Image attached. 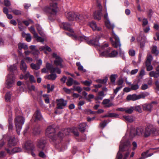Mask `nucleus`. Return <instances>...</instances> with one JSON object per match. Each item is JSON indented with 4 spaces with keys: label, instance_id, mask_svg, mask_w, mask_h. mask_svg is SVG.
Masks as SVG:
<instances>
[{
    "label": "nucleus",
    "instance_id": "33",
    "mask_svg": "<svg viewBox=\"0 0 159 159\" xmlns=\"http://www.w3.org/2000/svg\"><path fill=\"white\" fill-rule=\"evenodd\" d=\"M149 75L151 77H154V78H156L159 76V72L152 71L149 72Z\"/></svg>",
    "mask_w": 159,
    "mask_h": 159
},
{
    "label": "nucleus",
    "instance_id": "24",
    "mask_svg": "<svg viewBox=\"0 0 159 159\" xmlns=\"http://www.w3.org/2000/svg\"><path fill=\"white\" fill-rule=\"evenodd\" d=\"M89 25L93 30L100 31L101 30V28L100 27H98L96 23L94 21L91 22L89 23Z\"/></svg>",
    "mask_w": 159,
    "mask_h": 159
},
{
    "label": "nucleus",
    "instance_id": "40",
    "mask_svg": "<svg viewBox=\"0 0 159 159\" xmlns=\"http://www.w3.org/2000/svg\"><path fill=\"white\" fill-rule=\"evenodd\" d=\"M34 37L36 39L38 42L43 43L44 41V37H41L39 36L37 34H35L34 36Z\"/></svg>",
    "mask_w": 159,
    "mask_h": 159
},
{
    "label": "nucleus",
    "instance_id": "20",
    "mask_svg": "<svg viewBox=\"0 0 159 159\" xmlns=\"http://www.w3.org/2000/svg\"><path fill=\"white\" fill-rule=\"evenodd\" d=\"M5 150L7 151V152L10 154H12V153H16L21 152L22 149L21 148L19 147H15L13 148L11 151L10 150L6 148H5Z\"/></svg>",
    "mask_w": 159,
    "mask_h": 159
},
{
    "label": "nucleus",
    "instance_id": "63",
    "mask_svg": "<svg viewBox=\"0 0 159 159\" xmlns=\"http://www.w3.org/2000/svg\"><path fill=\"white\" fill-rule=\"evenodd\" d=\"M39 157L42 158H45L46 157V155L42 151H41L39 152Z\"/></svg>",
    "mask_w": 159,
    "mask_h": 159
},
{
    "label": "nucleus",
    "instance_id": "12",
    "mask_svg": "<svg viewBox=\"0 0 159 159\" xmlns=\"http://www.w3.org/2000/svg\"><path fill=\"white\" fill-rule=\"evenodd\" d=\"M23 148L29 152L33 151L34 149V147L30 141H28L26 142L23 146Z\"/></svg>",
    "mask_w": 159,
    "mask_h": 159
},
{
    "label": "nucleus",
    "instance_id": "62",
    "mask_svg": "<svg viewBox=\"0 0 159 159\" xmlns=\"http://www.w3.org/2000/svg\"><path fill=\"white\" fill-rule=\"evenodd\" d=\"M4 4L6 7H9L11 5L10 1L8 0H4Z\"/></svg>",
    "mask_w": 159,
    "mask_h": 159
},
{
    "label": "nucleus",
    "instance_id": "9",
    "mask_svg": "<svg viewBox=\"0 0 159 159\" xmlns=\"http://www.w3.org/2000/svg\"><path fill=\"white\" fill-rule=\"evenodd\" d=\"M15 77L13 74L11 73L8 75L6 81V86L9 88L14 85Z\"/></svg>",
    "mask_w": 159,
    "mask_h": 159
},
{
    "label": "nucleus",
    "instance_id": "22",
    "mask_svg": "<svg viewBox=\"0 0 159 159\" xmlns=\"http://www.w3.org/2000/svg\"><path fill=\"white\" fill-rule=\"evenodd\" d=\"M110 101L109 99H105L103 100L102 103L105 107L108 108L113 105V104Z\"/></svg>",
    "mask_w": 159,
    "mask_h": 159
},
{
    "label": "nucleus",
    "instance_id": "34",
    "mask_svg": "<svg viewBox=\"0 0 159 159\" xmlns=\"http://www.w3.org/2000/svg\"><path fill=\"white\" fill-rule=\"evenodd\" d=\"M46 67L48 70H50L51 73L54 72L55 71V68L53 67L52 65L48 63H47Z\"/></svg>",
    "mask_w": 159,
    "mask_h": 159
},
{
    "label": "nucleus",
    "instance_id": "17",
    "mask_svg": "<svg viewBox=\"0 0 159 159\" xmlns=\"http://www.w3.org/2000/svg\"><path fill=\"white\" fill-rule=\"evenodd\" d=\"M46 141L43 139L39 140L37 146L38 148L44 150L45 148Z\"/></svg>",
    "mask_w": 159,
    "mask_h": 159
},
{
    "label": "nucleus",
    "instance_id": "5",
    "mask_svg": "<svg viewBox=\"0 0 159 159\" xmlns=\"http://www.w3.org/2000/svg\"><path fill=\"white\" fill-rule=\"evenodd\" d=\"M113 36L115 40V41H114L112 38H110V40L111 42L112 46L115 48H117L119 47V52L120 55L122 57L124 60L125 59V56L124 52L121 51V43L119 38L116 35V34L113 31Z\"/></svg>",
    "mask_w": 159,
    "mask_h": 159
},
{
    "label": "nucleus",
    "instance_id": "32",
    "mask_svg": "<svg viewBox=\"0 0 159 159\" xmlns=\"http://www.w3.org/2000/svg\"><path fill=\"white\" fill-rule=\"evenodd\" d=\"M22 35L23 37L25 38L26 40L28 42L30 41L31 39V37L30 34H25L24 32L22 33Z\"/></svg>",
    "mask_w": 159,
    "mask_h": 159
},
{
    "label": "nucleus",
    "instance_id": "48",
    "mask_svg": "<svg viewBox=\"0 0 159 159\" xmlns=\"http://www.w3.org/2000/svg\"><path fill=\"white\" fill-rule=\"evenodd\" d=\"M12 120V118L10 117L8 119V122L9 123L8 128L9 130H12L13 129V124L11 122Z\"/></svg>",
    "mask_w": 159,
    "mask_h": 159
},
{
    "label": "nucleus",
    "instance_id": "25",
    "mask_svg": "<svg viewBox=\"0 0 159 159\" xmlns=\"http://www.w3.org/2000/svg\"><path fill=\"white\" fill-rule=\"evenodd\" d=\"M150 152V150H148L146 152L142 153L141 154L142 157L138 159H144L148 157H150L153 155V153H151L148 154V153Z\"/></svg>",
    "mask_w": 159,
    "mask_h": 159
},
{
    "label": "nucleus",
    "instance_id": "18",
    "mask_svg": "<svg viewBox=\"0 0 159 159\" xmlns=\"http://www.w3.org/2000/svg\"><path fill=\"white\" fill-rule=\"evenodd\" d=\"M107 77H106L105 79L103 80H96V81L97 83L100 84L97 85H94L93 86L97 88H100L102 87V85L101 84H105L107 80Z\"/></svg>",
    "mask_w": 159,
    "mask_h": 159
},
{
    "label": "nucleus",
    "instance_id": "23",
    "mask_svg": "<svg viewBox=\"0 0 159 159\" xmlns=\"http://www.w3.org/2000/svg\"><path fill=\"white\" fill-rule=\"evenodd\" d=\"M105 24L106 26V27L109 29H112V36L114 38L113 36V32L114 31L113 30L114 27V25L113 24H111L109 20H105ZM114 33H115L114 32Z\"/></svg>",
    "mask_w": 159,
    "mask_h": 159
},
{
    "label": "nucleus",
    "instance_id": "6",
    "mask_svg": "<svg viewBox=\"0 0 159 159\" xmlns=\"http://www.w3.org/2000/svg\"><path fill=\"white\" fill-rule=\"evenodd\" d=\"M24 122V118L21 116H17L15 119V123L16 127V131L18 135H20V131Z\"/></svg>",
    "mask_w": 159,
    "mask_h": 159
},
{
    "label": "nucleus",
    "instance_id": "38",
    "mask_svg": "<svg viewBox=\"0 0 159 159\" xmlns=\"http://www.w3.org/2000/svg\"><path fill=\"white\" fill-rule=\"evenodd\" d=\"M17 69L16 66L15 64L10 66L8 67V70L11 72H13L14 71Z\"/></svg>",
    "mask_w": 159,
    "mask_h": 159
},
{
    "label": "nucleus",
    "instance_id": "10",
    "mask_svg": "<svg viewBox=\"0 0 159 159\" xmlns=\"http://www.w3.org/2000/svg\"><path fill=\"white\" fill-rule=\"evenodd\" d=\"M111 48H108L106 51L100 53V55L102 56L110 57H116L118 54V52L116 51L113 50L110 53V52L111 51Z\"/></svg>",
    "mask_w": 159,
    "mask_h": 159
},
{
    "label": "nucleus",
    "instance_id": "42",
    "mask_svg": "<svg viewBox=\"0 0 159 159\" xmlns=\"http://www.w3.org/2000/svg\"><path fill=\"white\" fill-rule=\"evenodd\" d=\"M10 12H12L14 14L16 15H20L21 14V11L17 10H12L11 8H9Z\"/></svg>",
    "mask_w": 159,
    "mask_h": 159
},
{
    "label": "nucleus",
    "instance_id": "39",
    "mask_svg": "<svg viewBox=\"0 0 159 159\" xmlns=\"http://www.w3.org/2000/svg\"><path fill=\"white\" fill-rule=\"evenodd\" d=\"M76 64L77 66L78 67V70H79L83 72H85L86 71V70L84 69L83 67L81 65L80 62H77Z\"/></svg>",
    "mask_w": 159,
    "mask_h": 159
},
{
    "label": "nucleus",
    "instance_id": "15",
    "mask_svg": "<svg viewBox=\"0 0 159 159\" xmlns=\"http://www.w3.org/2000/svg\"><path fill=\"white\" fill-rule=\"evenodd\" d=\"M52 56L56 59V60L54 61V63L57 66H61V63L62 62V60L60 57L58 56H57V54L55 52L53 53Z\"/></svg>",
    "mask_w": 159,
    "mask_h": 159
},
{
    "label": "nucleus",
    "instance_id": "44",
    "mask_svg": "<svg viewBox=\"0 0 159 159\" xmlns=\"http://www.w3.org/2000/svg\"><path fill=\"white\" fill-rule=\"evenodd\" d=\"M73 81L74 80L71 77H69L66 83L67 85L69 86H71L73 84Z\"/></svg>",
    "mask_w": 159,
    "mask_h": 159
},
{
    "label": "nucleus",
    "instance_id": "50",
    "mask_svg": "<svg viewBox=\"0 0 159 159\" xmlns=\"http://www.w3.org/2000/svg\"><path fill=\"white\" fill-rule=\"evenodd\" d=\"M44 98V100L46 103H49V99L48 96L47 94H45L43 95Z\"/></svg>",
    "mask_w": 159,
    "mask_h": 159
},
{
    "label": "nucleus",
    "instance_id": "13",
    "mask_svg": "<svg viewBox=\"0 0 159 159\" xmlns=\"http://www.w3.org/2000/svg\"><path fill=\"white\" fill-rule=\"evenodd\" d=\"M153 57L151 55H149L147 57L146 64L148 71H150L153 69V67L151 65V61Z\"/></svg>",
    "mask_w": 159,
    "mask_h": 159
},
{
    "label": "nucleus",
    "instance_id": "31",
    "mask_svg": "<svg viewBox=\"0 0 159 159\" xmlns=\"http://www.w3.org/2000/svg\"><path fill=\"white\" fill-rule=\"evenodd\" d=\"M106 94L103 91H100L98 93V96L95 98L96 100H102Z\"/></svg>",
    "mask_w": 159,
    "mask_h": 159
},
{
    "label": "nucleus",
    "instance_id": "26",
    "mask_svg": "<svg viewBox=\"0 0 159 159\" xmlns=\"http://www.w3.org/2000/svg\"><path fill=\"white\" fill-rule=\"evenodd\" d=\"M123 117L126 121L129 123L132 122L135 120V117L132 116H124Z\"/></svg>",
    "mask_w": 159,
    "mask_h": 159
},
{
    "label": "nucleus",
    "instance_id": "16",
    "mask_svg": "<svg viewBox=\"0 0 159 159\" xmlns=\"http://www.w3.org/2000/svg\"><path fill=\"white\" fill-rule=\"evenodd\" d=\"M18 141V139L14 137L10 138L8 140V147L10 148L16 146L17 144Z\"/></svg>",
    "mask_w": 159,
    "mask_h": 159
},
{
    "label": "nucleus",
    "instance_id": "53",
    "mask_svg": "<svg viewBox=\"0 0 159 159\" xmlns=\"http://www.w3.org/2000/svg\"><path fill=\"white\" fill-rule=\"evenodd\" d=\"M47 88H48V92L49 93L51 91H52L54 88V85H52L50 87V85L49 84H48L47 85Z\"/></svg>",
    "mask_w": 159,
    "mask_h": 159
},
{
    "label": "nucleus",
    "instance_id": "59",
    "mask_svg": "<svg viewBox=\"0 0 159 159\" xmlns=\"http://www.w3.org/2000/svg\"><path fill=\"white\" fill-rule=\"evenodd\" d=\"M37 30L39 33V34L42 36L43 37H44L45 36V34L42 30L39 29V28H37Z\"/></svg>",
    "mask_w": 159,
    "mask_h": 159
},
{
    "label": "nucleus",
    "instance_id": "3",
    "mask_svg": "<svg viewBox=\"0 0 159 159\" xmlns=\"http://www.w3.org/2000/svg\"><path fill=\"white\" fill-rule=\"evenodd\" d=\"M127 151L124 154L123 159H127L129 157L130 151V143L128 140H126L125 137H124L120 142L119 151L118 152L116 159H121L122 154L120 151Z\"/></svg>",
    "mask_w": 159,
    "mask_h": 159
},
{
    "label": "nucleus",
    "instance_id": "49",
    "mask_svg": "<svg viewBox=\"0 0 159 159\" xmlns=\"http://www.w3.org/2000/svg\"><path fill=\"white\" fill-rule=\"evenodd\" d=\"M141 107L142 106H140V105L136 106L134 107V110L139 113H141L142 112Z\"/></svg>",
    "mask_w": 159,
    "mask_h": 159
},
{
    "label": "nucleus",
    "instance_id": "43",
    "mask_svg": "<svg viewBox=\"0 0 159 159\" xmlns=\"http://www.w3.org/2000/svg\"><path fill=\"white\" fill-rule=\"evenodd\" d=\"M18 86H20L21 88L20 91H23L24 88H25V84L24 83H22L21 81H18L17 83Z\"/></svg>",
    "mask_w": 159,
    "mask_h": 159
},
{
    "label": "nucleus",
    "instance_id": "61",
    "mask_svg": "<svg viewBox=\"0 0 159 159\" xmlns=\"http://www.w3.org/2000/svg\"><path fill=\"white\" fill-rule=\"evenodd\" d=\"M122 86H120L119 87H117L116 89H114V93L115 94H116L117 92L120 90L122 88Z\"/></svg>",
    "mask_w": 159,
    "mask_h": 159
},
{
    "label": "nucleus",
    "instance_id": "8",
    "mask_svg": "<svg viewBox=\"0 0 159 159\" xmlns=\"http://www.w3.org/2000/svg\"><path fill=\"white\" fill-rule=\"evenodd\" d=\"M57 110L55 113L56 114H60L62 112H59L58 109H62L65 108L67 105V101L62 98L56 100Z\"/></svg>",
    "mask_w": 159,
    "mask_h": 159
},
{
    "label": "nucleus",
    "instance_id": "21",
    "mask_svg": "<svg viewBox=\"0 0 159 159\" xmlns=\"http://www.w3.org/2000/svg\"><path fill=\"white\" fill-rule=\"evenodd\" d=\"M42 118V116L41 115L40 112L39 111H37L35 112L31 121H32L33 120H34V121L39 120H40Z\"/></svg>",
    "mask_w": 159,
    "mask_h": 159
},
{
    "label": "nucleus",
    "instance_id": "2",
    "mask_svg": "<svg viewBox=\"0 0 159 159\" xmlns=\"http://www.w3.org/2000/svg\"><path fill=\"white\" fill-rule=\"evenodd\" d=\"M156 129L151 126H148L144 129L141 127L137 128L135 130L134 128L130 129L129 135L132 138L136 135L143 136L145 137H148L152 134H154Z\"/></svg>",
    "mask_w": 159,
    "mask_h": 159
},
{
    "label": "nucleus",
    "instance_id": "51",
    "mask_svg": "<svg viewBox=\"0 0 159 159\" xmlns=\"http://www.w3.org/2000/svg\"><path fill=\"white\" fill-rule=\"evenodd\" d=\"M139 88V86L138 84H133L131 85V89L132 90H136L138 89Z\"/></svg>",
    "mask_w": 159,
    "mask_h": 159
},
{
    "label": "nucleus",
    "instance_id": "58",
    "mask_svg": "<svg viewBox=\"0 0 159 159\" xmlns=\"http://www.w3.org/2000/svg\"><path fill=\"white\" fill-rule=\"evenodd\" d=\"M107 120H105L102 122H101L100 124V126L101 128H102L105 127L107 125Z\"/></svg>",
    "mask_w": 159,
    "mask_h": 159
},
{
    "label": "nucleus",
    "instance_id": "45",
    "mask_svg": "<svg viewBox=\"0 0 159 159\" xmlns=\"http://www.w3.org/2000/svg\"><path fill=\"white\" fill-rule=\"evenodd\" d=\"M57 77V75L56 74H52L48 75L47 78L48 80H54Z\"/></svg>",
    "mask_w": 159,
    "mask_h": 159
},
{
    "label": "nucleus",
    "instance_id": "37",
    "mask_svg": "<svg viewBox=\"0 0 159 159\" xmlns=\"http://www.w3.org/2000/svg\"><path fill=\"white\" fill-rule=\"evenodd\" d=\"M134 110V107H126L125 108V112L128 114H131Z\"/></svg>",
    "mask_w": 159,
    "mask_h": 159
},
{
    "label": "nucleus",
    "instance_id": "7",
    "mask_svg": "<svg viewBox=\"0 0 159 159\" xmlns=\"http://www.w3.org/2000/svg\"><path fill=\"white\" fill-rule=\"evenodd\" d=\"M97 8L99 10L95 11L93 13V17L94 18L98 20H101L102 16V7L101 4V2L100 0H96Z\"/></svg>",
    "mask_w": 159,
    "mask_h": 159
},
{
    "label": "nucleus",
    "instance_id": "35",
    "mask_svg": "<svg viewBox=\"0 0 159 159\" xmlns=\"http://www.w3.org/2000/svg\"><path fill=\"white\" fill-rule=\"evenodd\" d=\"M19 50H21L22 49L25 50L27 49L28 48L27 46L24 43H20L18 44Z\"/></svg>",
    "mask_w": 159,
    "mask_h": 159
},
{
    "label": "nucleus",
    "instance_id": "60",
    "mask_svg": "<svg viewBox=\"0 0 159 159\" xmlns=\"http://www.w3.org/2000/svg\"><path fill=\"white\" fill-rule=\"evenodd\" d=\"M29 79L31 83H35L36 82V80L34 79V77L33 75L30 74Z\"/></svg>",
    "mask_w": 159,
    "mask_h": 159
},
{
    "label": "nucleus",
    "instance_id": "30",
    "mask_svg": "<svg viewBox=\"0 0 159 159\" xmlns=\"http://www.w3.org/2000/svg\"><path fill=\"white\" fill-rule=\"evenodd\" d=\"M137 40L140 42V46L142 48H143L145 45V42L146 41V37H142L141 39L140 40L139 37H138L137 38Z\"/></svg>",
    "mask_w": 159,
    "mask_h": 159
},
{
    "label": "nucleus",
    "instance_id": "28",
    "mask_svg": "<svg viewBox=\"0 0 159 159\" xmlns=\"http://www.w3.org/2000/svg\"><path fill=\"white\" fill-rule=\"evenodd\" d=\"M21 70L23 72H25L27 69V66L23 60H21L20 66Z\"/></svg>",
    "mask_w": 159,
    "mask_h": 159
},
{
    "label": "nucleus",
    "instance_id": "64",
    "mask_svg": "<svg viewBox=\"0 0 159 159\" xmlns=\"http://www.w3.org/2000/svg\"><path fill=\"white\" fill-rule=\"evenodd\" d=\"M129 55L131 56H134L135 54V51L134 50H130L129 52Z\"/></svg>",
    "mask_w": 159,
    "mask_h": 159
},
{
    "label": "nucleus",
    "instance_id": "54",
    "mask_svg": "<svg viewBox=\"0 0 159 159\" xmlns=\"http://www.w3.org/2000/svg\"><path fill=\"white\" fill-rule=\"evenodd\" d=\"M82 82L84 85L86 86H90V85L92 84V82L91 80L89 81L85 80V81H82Z\"/></svg>",
    "mask_w": 159,
    "mask_h": 159
},
{
    "label": "nucleus",
    "instance_id": "4",
    "mask_svg": "<svg viewBox=\"0 0 159 159\" xmlns=\"http://www.w3.org/2000/svg\"><path fill=\"white\" fill-rule=\"evenodd\" d=\"M55 128V125H54L48 126L47 129L45 134L46 136L57 144L58 142L60 141L64 134L60 132L58 133L57 135H56Z\"/></svg>",
    "mask_w": 159,
    "mask_h": 159
},
{
    "label": "nucleus",
    "instance_id": "41",
    "mask_svg": "<svg viewBox=\"0 0 159 159\" xmlns=\"http://www.w3.org/2000/svg\"><path fill=\"white\" fill-rule=\"evenodd\" d=\"M30 67L33 70H38L40 68V65L38 64H34L32 63L30 64Z\"/></svg>",
    "mask_w": 159,
    "mask_h": 159
},
{
    "label": "nucleus",
    "instance_id": "29",
    "mask_svg": "<svg viewBox=\"0 0 159 159\" xmlns=\"http://www.w3.org/2000/svg\"><path fill=\"white\" fill-rule=\"evenodd\" d=\"M39 50L40 51H44L45 52V53L46 54H47L46 51H48V52H50L52 51L51 48L49 47L47 45L40 47L39 48Z\"/></svg>",
    "mask_w": 159,
    "mask_h": 159
},
{
    "label": "nucleus",
    "instance_id": "36",
    "mask_svg": "<svg viewBox=\"0 0 159 159\" xmlns=\"http://www.w3.org/2000/svg\"><path fill=\"white\" fill-rule=\"evenodd\" d=\"M87 126V125L85 123H82L80 124L79 125V129L82 132H84L85 129V127Z\"/></svg>",
    "mask_w": 159,
    "mask_h": 159
},
{
    "label": "nucleus",
    "instance_id": "11",
    "mask_svg": "<svg viewBox=\"0 0 159 159\" xmlns=\"http://www.w3.org/2000/svg\"><path fill=\"white\" fill-rule=\"evenodd\" d=\"M145 97V95L143 94L137 95L135 94L128 95L126 98L127 100H132L134 101L141 98H144Z\"/></svg>",
    "mask_w": 159,
    "mask_h": 159
},
{
    "label": "nucleus",
    "instance_id": "19",
    "mask_svg": "<svg viewBox=\"0 0 159 159\" xmlns=\"http://www.w3.org/2000/svg\"><path fill=\"white\" fill-rule=\"evenodd\" d=\"M66 17L69 20H73L75 19L76 14L71 12H66L65 14Z\"/></svg>",
    "mask_w": 159,
    "mask_h": 159
},
{
    "label": "nucleus",
    "instance_id": "52",
    "mask_svg": "<svg viewBox=\"0 0 159 159\" xmlns=\"http://www.w3.org/2000/svg\"><path fill=\"white\" fill-rule=\"evenodd\" d=\"M72 90L76 91L80 93L82 91V89L80 86L74 87Z\"/></svg>",
    "mask_w": 159,
    "mask_h": 159
},
{
    "label": "nucleus",
    "instance_id": "14",
    "mask_svg": "<svg viewBox=\"0 0 159 159\" xmlns=\"http://www.w3.org/2000/svg\"><path fill=\"white\" fill-rule=\"evenodd\" d=\"M153 103H157V102H153L151 103H145L142 105V107L144 111L150 112L151 111L153 107L152 104Z\"/></svg>",
    "mask_w": 159,
    "mask_h": 159
},
{
    "label": "nucleus",
    "instance_id": "46",
    "mask_svg": "<svg viewBox=\"0 0 159 159\" xmlns=\"http://www.w3.org/2000/svg\"><path fill=\"white\" fill-rule=\"evenodd\" d=\"M152 53L157 55L159 53V51L157 49V47L156 46H153L152 47Z\"/></svg>",
    "mask_w": 159,
    "mask_h": 159
},
{
    "label": "nucleus",
    "instance_id": "55",
    "mask_svg": "<svg viewBox=\"0 0 159 159\" xmlns=\"http://www.w3.org/2000/svg\"><path fill=\"white\" fill-rule=\"evenodd\" d=\"M110 117H113L114 118H117L119 117V115L116 113H110Z\"/></svg>",
    "mask_w": 159,
    "mask_h": 159
},
{
    "label": "nucleus",
    "instance_id": "57",
    "mask_svg": "<svg viewBox=\"0 0 159 159\" xmlns=\"http://www.w3.org/2000/svg\"><path fill=\"white\" fill-rule=\"evenodd\" d=\"M116 76V75H112L111 76L110 80L111 82L113 83L115 82Z\"/></svg>",
    "mask_w": 159,
    "mask_h": 159
},
{
    "label": "nucleus",
    "instance_id": "56",
    "mask_svg": "<svg viewBox=\"0 0 159 159\" xmlns=\"http://www.w3.org/2000/svg\"><path fill=\"white\" fill-rule=\"evenodd\" d=\"M148 23V21L147 19L144 18L143 20L142 26L144 27Z\"/></svg>",
    "mask_w": 159,
    "mask_h": 159
},
{
    "label": "nucleus",
    "instance_id": "47",
    "mask_svg": "<svg viewBox=\"0 0 159 159\" xmlns=\"http://www.w3.org/2000/svg\"><path fill=\"white\" fill-rule=\"evenodd\" d=\"M11 94L10 92H7L5 96V99L6 101L9 102L10 101Z\"/></svg>",
    "mask_w": 159,
    "mask_h": 159
},
{
    "label": "nucleus",
    "instance_id": "27",
    "mask_svg": "<svg viewBox=\"0 0 159 159\" xmlns=\"http://www.w3.org/2000/svg\"><path fill=\"white\" fill-rule=\"evenodd\" d=\"M75 18V20L79 22L83 21L85 20V17L83 16L82 15L79 14H76Z\"/></svg>",
    "mask_w": 159,
    "mask_h": 159
},
{
    "label": "nucleus",
    "instance_id": "1",
    "mask_svg": "<svg viewBox=\"0 0 159 159\" xmlns=\"http://www.w3.org/2000/svg\"><path fill=\"white\" fill-rule=\"evenodd\" d=\"M70 25L68 23L63 22L60 25L61 28L68 30L69 33H66V34L69 36L71 37L73 39L79 41H85L90 45L94 46L99 45L98 41L100 38L98 35H97L93 39L89 40V38L83 35L80 32H75L70 27Z\"/></svg>",
    "mask_w": 159,
    "mask_h": 159
}]
</instances>
